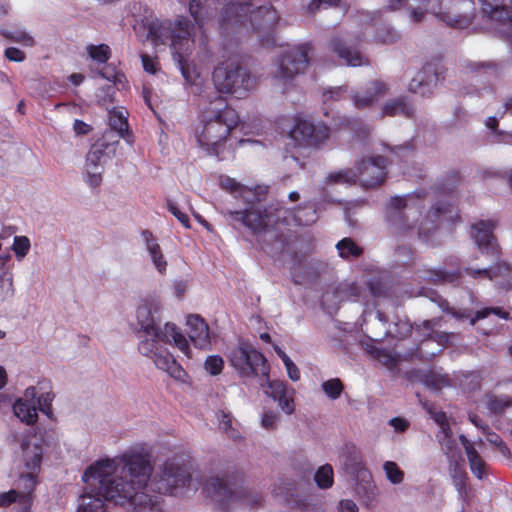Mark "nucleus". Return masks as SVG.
Returning <instances> with one entry per match:
<instances>
[{
  "mask_svg": "<svg viewBox=\"0 0 512 512\" xmlns=\"http://www.w3.org/2000/svg\"><path fill=\"white\" fill-rule=\"evenodd\" d=\"M485 405L493 413H500L512 405V395L492 394L485 399Z\"/></svg>",
  "mask_w": 512,
  "mask_h": 512,
  "instance_id": "33",
  "label": "nucleus"
},
{
  "mask_svg": "<svg viewBox=\"0 0 512 512\" xmlns=\"http://www.w3.org/2000/svg\"><path fill=\"white\" fill-rule=\"evenodd\" d=\"M362 42V33L351 30L345 35L333 37L329 42V48L338 56L342 64L359 67L369 63L361 50Z\"/></svg>",
  "mask_w": 512,
  "mask_h": 512,
  "instance_id": "16",
  "label": "nucleus"
},
{
  "mask_svg": "<svg viewBox=\"0 0 512 512\" xmlns=\"http://www.w3.org/2000/svg\"><path fill=\"white\" fill-rule=\"evenodd\" d=\"M30 240L26 236H15L12 244V250L17 260H22L30 250Z\"/></svg>",
  "mask_w": 512,
  "mask_h": 512,
  "instance_id": "46",
  "label": "nucleus"
},
{
  "mask_svg": "<svg viewBox=\"0 0 512 512\" xmlns=\"http://www.w3.org/2000/svg\"><path fill=\"white\" fill-rule=\"evenodd\" d=\"M265 394L273 398L278 403L279 408L287 415L295 410L294 395L295 390L280 380H269L265 377V382L261 384Z\"/></svg>",
  "mask_w": 512,
  "mask_h": 512,
  "instance_id": "19",
  "label": "nucleus"
},
{
  "mask_svg": "<svg viewBox=\"0 0 512 512\" xmlns=\"http://www.w3.org/2000/svg\"><path fill=\"white\" fill-rule=\"evenodd\" d=\"M383 114L389 115V116H393V115H397V114L411 116L413 114V109L403 99H397V100L389 101L384 105Z\"/></svg>",
  "mask_w": 512,
  "mask_h": 512,
  "instance_id": "35",
  "label": "nucleus"
},
{
  "mask_svg": "<svg viewBox=\"0 0 512 512\" xmlns=\"http://www.w3.org/2000/svg\"><path fill=\"white\" fill-rule=\"evenodd\" d=\"M219 427L224 432L228 433L230 437L236 438L237 433L232 429V420L229 414L222 412L219 416Z\"/></svg>",
  "mask_w": 512,
  "mask_h": 512,
  "instance_id": "54",
  "label": "nucleus"
},
{
  "mask_svg": "<svg viewBox=\"0 0 512 512\" xmlns=\"http://www.w3.org/2000/svg\"><path fill=\"white\" fill-rule=\"evenodd\" d=\"M279 20V13L270 4H261L260 0H230L222 14V27L224 30L235 27L239 33H256L267 45H275L273 29Z\"/></svg>",
  "mask_w": 512,
  "mask_h": 512,
  "instance_id": "5",
  "label": "nucleus"
},
{
  "mask_svg": "<svg viewBox=\"0 0 512 512\" xmlns=\"http://www.w3.org/2000/svg\"><path fill=\"white\" fill-rule=\"evenodd\" d=\"M279 423V415L273 411H267L263 414L261 425L267 430H273Z\"/></svg>",
  "mask_w": 512,
  "mask_h": 512,
  "instance_id": "52",
  "label": "nucleus"
},
{
  "mask_svg": "<svg viewBox=\"0 0 512 512\" xmlns=\"http://www.w3.org/2000/svg\"><path fill=\"white\" fill-rule=\"evenodd\" d=\"M0 277L13 278L11 255L9 253L0 255Z\"/></svg>",
  "mask_w": 512,
  "mask_h": 512,
  "instance_id": "51",
  "label": "nucleus"
},
{
  "mask_svg": "<svg viewBox=\"0 0 512 512\" xmlns=\"http://www.w3.org/2000/svg\"><path fill=\"white\" fill-rule=\"evenodd\" d=\"M162 311L161 300L154 296L143 298L137 306V324L147 336L139 342L138 351L150 359L157 369L177 380H183L186 375L184 369L161 343L173 345L189 359L192 358V350L186 336L174 323L167 322L162 328L157 325Z\"/></svg>",
  "mask_w": 512,
  "mask_h": 512,
  "instance_id": "3",
  "label": "nucleus"
},
{
  "mask_svg": "<svg viewBox=\"0 0 512 512\" xmlns=\"http://www.w3.org/2000/svg\"><path fill=\"white\" fill-rule=\"evenodd\" d=\"M345 92L346 88L344 87L330 88L323 93V101L326 103L330 100H338L343 96Z\"/></svg>",
  "mask_w": 512,
  "mask_h": 512,
  "instance_id": "58",
  "label": "nucleus"
},
{
  "mask_svg": "<svg viewBox=\"0 0 512 512\" xmlns=\"http://www.w3.org/2000/svg\"><path fill=\"white\" fill-rule=\"evenodd\" d=\"M238 122L237 112L217 96L203 109L200 123L195 129L199 147L209 155L219 156L228 135Z\"/></svg>",
  "mask_w": 512,
  "mask_h": 512,
  "instance_id": "6",
  "label": "nucleus"
},
{
  "mask_svg": "<svg viewBox=\"0 0 512 512\" xmlns=\"http://www.w3.org/2000/svg\"><path fill=\"white\" fill-rule=\"evenodd\" d=\"M73 130L76 135H86L91 131V126L81 120L76 119L73 124Z\"/></svg>",
  "mask_w": 512,
  "mask_h": 512,
  "instance_id": "62",
  "label": "nucleus"
},
{
  "mask_svg": "<svg viewBox=\"0 0 512 512\" xmlns=\"http://www.w3.org/2000/svg\"><path fill=\"white\" fill-rule=\"evenodd\" d=\"M53 399L51 383L47 380L39 381L36 385L27 387L23 396L16 400L13 405L14 414L20 421L32 425L38 419V411L51 417Z\"/></svg>",
  "mask_w": 512,
  "mask_h": 512,
  "instance_id": "11",
  "label": "nucleus"
},
{
  "mask_svg": "<svg viewBox=\"0 0 512 512\" xmlns=\"http://www.w3.org/2000/svg\"><path fill=\"white\" fill-rule=\"evenodd\" d=\"M342 293H345V298L348 300L360 301L364 300L366 294L369 293L372 296H376L377 293L372 285L369 286H361L357 283H352L350 285H345L341 289Z\"/></svg>",
  "mask_w": 512,
  "mask_h": 512,
  "instance_id": "32",
  "label": "nucleus"
},
{
  "mask_svg": "<svg viewBox=\"0 0 512 512\" xmlns=\"http://www.w3.org/2000/svg\"><path fill=\"white\" fill-rule=\"evenodd\" d=\"M383 470L385 472L387 480L394 484H400L404 480V472L400 469L398 464L394 461H386L383 464Z\"/></svg>",
  "mask_w": 512,
  "mask_h": 512,
  "instance_id": "39",
  "label": "nucleus"
},
{
  "mask_svg": "<svg viewBox=\"0 0 512 512\" xmlns=\"http://www.w3.org/2000/svg\"><path fill=\"white\" fill-rule=\"evenodd\" d=\"M469 419L470 421L478 428L482 429L485 436H486V440L494 445L495 447L498 448L499 452L504 455V456H508L509 455V449L508 447L505 445V443L502 441L501 437L496 434L495 432H492V431H489L487 426H484L481 421L478 419V417L476 415H470L469 416Z\"/></svg>",
  "mask_w": 512,
  "mask_h": 512,
  "instance_id": "31",
  "label": "nucleus"
},
{
  "mask_svg": "<svg viewBox=\"0 0 512 512\" xmlns=\"http://www.w3.org/2000/svg\"><path fill=\"white\" fill-rule=\"evenodd\" d=\"M459 439L467 455L471 472L478 479H482L486 475L487 465L479 452L476 450L474 443L469 441L464 435H460Z\"/></svg>",
  "mask_w": 512,
  "mask_h": 512,
  "instance_id": "27",
  "label": "nucleus"
},
{
  "mask_svg": "<svg viewBox=\"0 0 512 512\" xmlns=\"http://www.w3.org/2000/svg\"><path fill=\"white\" fill-rule=\"evenodd\" d=\"M358 510L357 504L350 499L341 500L338 504L339 512H358Z\"/></svg>",
  "mask_w": 512,
  "mask_h": 512,
  "instance_id": "61",
  "label": "nucleus"
},
{
  "mask_svg": "<svg viewBox=\"0 0 512 512\" xmlns=\"http://www.w3.org/2000/svg\"><path fill=\"white\" fill-rule=\"evenodd\" d=\"M376 318L378 320V324H380L384 328V331L382 334L375 335V337H370V339L373 342H378L382 337H385L388 334H395V336H404L411 330V326L408 323L404 322L400 324L403 328V332H394L391 328H386V319L384 318L383 314L377 312Z\"/></svg>",
  "mask_w": 512,
  "mask_h": 512,
  "instance_id": "43",
  "label": "nucleus"
},
{
  "mask_svg": "<svg viewBox=\"0 0 512 512\" xmlns=\"http://www.w3.org/2000/svg\"><path fill=\"white\" fill-rule=\"evenodd\" d=\"M152 473L150 454L142 446L95 461L83 473L86 492L79 499L77 512H104L105 501L128 504V512H166L160 495L151 492L179 495L186 485L197 489L187 468L175 459L167 460L153 480Z\"/></svg>",
  "mask_w": 512,
  "mask_h": 512,
  "instance_id": "1",
  "label": "nucleus"
},
{
  "mask_svg": "<svg viewBox=\"0 0 512 512\" xmlns=\"http://www.w3.org/2000/svg\"><path fill=\"white\" fill-rule=\"evenodd\" d=\"M439 321V319L423 321L421 325L416 327V330L419 331L424 337L432 338L437 343L444 346L449 342L450 335L446 332H440L435 329V327L440 326Z\"/></svg>",
  "mask_w": 512,
  "mask_h": 512,
  "instance_id": "28",
  "label": "nucleus"
},
{
  "mask_svg": "<svg viewBox=\"0 0 512 512\" xmlns=\"http://www.w3.org/2000/svg\"><path fill=\"white\" fill-rule=\"evenodd\" d=\"M140 237L156 271L161 275L166 274L168 263L157 237L149 230H143Z\"/></svg>",
  "mask_w": 512,
  "mask_h": 512,
  "instance_id": "21",
  "label": "nucleus"
},
{
  "mask_svg": "<svg viewBox=\"0 0 512 512\" xmlns=\"http://www.w3.org/2000/svg\"><path fill=\"white\" fill-rule=\"evenodd\" d=\"M389 425L393 428L396 433H404L409 428V421L401 418L394 417L389 420Z\"/></svg>",
  "mask_w": 512,
  "mask_h": 512,
  "instance_id": "57",
  "label": "nucleus"
},
{
  "mask_svg": "<svg viewBox=\"0 0 512 512\" xmlns=\"http://www.w3.org/2000/svg\"><path fill=\"white\" fill-rule=\"evenodd\" d=\"M422 382L426 386L436 390L449 385L448 377L435 371H428L424 373L422 376Z\"/></svg>",
  "mask_w": 512,
  "mask_h": 512,
  "instance_id": "36",
  "label": "nucleus"
},
{
  "mask_svg": "<svg viewBox=\"0 0 512 512\" xmlns=\"http://www.w3.org/2000/svg\"><path fill=\"white\" fill-rule=\"evenodd\" d=\"M297 225H310L317 220V212L312 206L299 208L292 219Z\"/></svg>",
  "mask_w": 512,
  "mask_h": 512,
  "instance_id": "37",
  "label": "nucleus"
},
{
  "mask_svg": "<svg viewBox=\"0 0 512 512\" xmlns=\"http://www.w3.org/2000/svg\"><path fill=\"white\" fill-rule=\"evenodd\" d=\"M452 315L459 320L470 318V324L472 326L476 323L477 320L484 319L491 315H495L496 317L501 318V319L508 318V313L498 307L484 308V309L478 311L474 317H470V314L467 313L466 311H457V312L452 311Z\"/></svg>",
  "mask_w": 512,
  "mask_h": 512,
  "instance_id": "29",
  "label": "nucleus"
},
{
  "mask_svg": "<svg viewBox=\"0 0 512 512\" xmlns=\"http://www.w3.org/2000/svg\"><path fill=\"white\" fill-rule=\"evenodd\" d=\"M168 210L171 214H173L178 221L185 227L190 228L189 224V217L187 214H185L181 209L178 207V205L174 202H168Z\"/></svg>",
  "mask_w": 512,
  "mask_h": 512,
  "instance_id": "53",
  "label": "nucleus"
},
{
  "mask_svg": "<svg viewBox=\"0 0 512 512\" xmlns=\"http://www.w3.org/2000/svg\"><path fill=\"white\" fill-rule=\"evenodd\" d=\"M44 440L36 434H28L21 441V450L23 462L26 471L19 478V485L24 486L28 490V494L23 493L19 502V510L17 512H32V491L37 484L38 473L42 460Z\"/></svg>",
  "mask_w": 512,
  "mask_h": 512,
  "instance_id": "10",
  "label": "nucleus"
},
{
  "mask_svg": "<svg viewBox=\"0 0 512 512\" xmlns=\"http://www.w3.org/2000/svg\"><path fill=\"white\" fill-rule=\"evenodd\" d=\"M109 126L118 133L119 138L124 139L129 145H133L134 139L129 131L128 112L123 107L109 111Z\"/></svg>",
  "mask_w": 512,
  "mask_h": 512,
  "instance_id": "26",
  "label": "nucleus"
},
{
  "mask_svg": "<svg viewBox=\"0 0 512 512\" xmlns=\"http://www.w3.org/2000/svg\"><path fill=\"white\" fill-rule=\"evenodd\" d=\"M439 431L437 438L441 444L442 449L450 460H455L459 456L456 439L453 437L450 428Z\"/></svg>",
  "mask_w": 512,
  "mask_h": 512,
  "instance_id": "30",
  "label": "nucleus"
},
{
  "mask_svg": "<svg viewBox=\"0 0 512 512\" xmlns=\"http://www.w3.org/2000/svg\"><path fill=\"white\" fill-rule=\"evenodd\" d=\"M15 294L13 278L0 277V304L10 301Z\"/></svg>",
  "mask_w": 512,
  "mask_h": 512,
  "instance_id": "48",
  "label": "nucleus"
},
{
  "mask_svg": "<svg viewBox=\"0 0 512 512\" xmlns=\"http://www.w3.org/2000/svg\"><path fill=\"white\" fill-rule=\"evenodd\" d=\"M86 50L89 57L98 63L107 62L111 55L110 48L106 44L88 45Z\"/></svg>",
  "mask_w": 512,
  "mask_h": 512,
  "instance_id": "41",
  "label": "nucleus"
},
{
  "mask_svg": "<svg viewBox=\"0 0 512 512\" xmlns=\"http://www.w3.org/2000/svg\"><path fill=\"white\" fill-rule=\"evenodd\" d=\"M385 177L386 160L382 156H377L363 159L357 167V172L345 169L330 173L327 182L351 184L359 179L362 186L370 188L381 184Z\"/></svg>",
  "mask_w": 512,
  "mask_h": 512,
  "instance_id": "13",
  "label": "nucleus"
},
{
  "mask_svg": "<svg viewBox=\"0 0 512 512\" xmlns=\"http://www.w3.org/2000/svg\"><path fill=\"white\" fill-rule=\"evenodd\" d=\"M482 12L501 34L512 42V0H479ZM387 8L395 11L406 8L410 20L423 21L426 15H434L440 21L456 27H467L474 12L472 0H388Z\"/></svg>",
  "mask_w": 512,
  "mask_h": 512,
  "instance_id": "2",
  "label": "nucleus"
},
{
  "mask_svg": "<svg viewBox=\"0 0 512 512\" xmlns=\"http://www.w3.org/2000/svg\"><path fill=\"white\" fill-rule=\"evenodd\" d=\"M311 51L309 43L288 46L273 61L271 75L278 91L286 93L292 87L296 75L308 67Z\"/></svg>",
  "mask_w": 512,
  "mask_h": 512,
  "instance_id": "8",
  "label": "nucleus"
},
{
  "mask_svg": "<svg viewBox=\"0 0 512 512\" xmlns=\"http://www.w3.org/2000/svg\"><path fill=\"white\" fill-rule=\"evenodd\" d=\"M289 135L299 146L318 147L329 138V129L322 122L298 119Z\"/></svg>",
  "mask_w": 512,
  "mask_h": 512,
  "instance_id": "17",
  "label": "nucleus"
},
{
  "mask_svg": "<svg viewBox=\"0 0 512 512\" xmlns=\"http://www.w3.org/2000/svg\"><path fill=\"white\" fill-rule=\"evenodd\" d=\"M213 82L218 91L244 98L257 85V79L240 64L229 59L214 69Z\"/></svg>",
  "mask_w": 512,
  "mask_h": 512,
  "instance_id": "12",
  "label": "nucleus"
},
{
  "mask_svg": "<svg viewBox=\"0 0 512 512\" xmlns=\"http://www.w3.org/2000/svg\"><path fill=\"white\" fill-rule=\"evenodd\" d=\"M397 37L398 35L394 30H389L387 34L379 36L378 40L383 43H392Z\"/></svg>",
  "mask_w": 512,
  "mask_h": 512,
  "instance_id": "64",
  "label": "nucleus"
},
{
  "mask_svg": "<svg viewBox=\"0 0 512 512\" xmlns=\"http://www.w3.org/2000/svg\"><path fill=\"white\" fill-rule=\"evenodd\" d=\"M466 481L467 475L465 471L461 468L455 467L453 474V482L462 498H465L467 496Z\"/></svg>",
  "mask_w": 512,
  "mask_h": 512,
  "instance_id": "49",
  "label": "nucleus"
},
{
  "mask_svg": "<svg viewBox=\"0 0 512 512\" xmlns=\"http://www.w3.org/2000/svg\"><path fill=\"white\" fill-rule=\"evenodd\" d=\"M17 487L18 489H11L7 492L0 493V507H8L16 501L19 503L21 495H23V493L28 494V490L24 488L23 484H18Z\"/></svg>",
  "mask_w": 512,
  "mask_h": 512,
  "instance_id": "42",
  "label": "nucleus"
},
{
  "mask_svg": "<svg viewBox=\"0 0 512 512\" xmlns=\"http://www.w3.org/2000/svg\"><path fill=\"white\" fill-rule=\"evenodd\" d=\"M365 350L367 353L372 355L374 358L378 359L387 367H391L395 363L394 357L387 351L377 348L373 343L372 344H364Z\"/></svg>",
  "mask_w": 512,
  "mask_h": 512,
  "instance_id": "44",
  "label": "nucleus"
},
{
  "mask_svg": "<svg viewBox=\"0 0 512 512\" xmlns=\"http://www.w3.org/2000/svg\"><path fill=\"white\" fill-rule=\"evenodd\" d=\"M388 91V86L382 81L370 82L366 89L356 92L353 96V103L357 108H365L372 105Z\"/></svg>",
  "mask_w": 512,
  "mask_h": 512,
  "instance_id": "23",
  "label": "nucleus"
},
{
  "mask_svg": "<svg viewBox=\"0 0 512 512\" xmlns=\"http://www.w3.org/2000/svg\"><path fill=\"white\" fill-rule=\"evenodd\" d=\"M307 2L306 9L308 13L312 14L319 8H328L333 6H340L343 11L346 10V4H342L341 0H304Z\"/></svg>",
  "mask_w": 512,
  "mask_h": 512,
  "instance_id": "47",
  "label": "nucleus"
},
{
  "mask_svg": "<svg viewBox=\"0 0 512 512\" xmlns=\"http://www.w3.org/2000/svg\"><path fill=\"white\" fill-rule=\"evenodd\" d=\"M224 360L219 355H210L204 361V369L211 376H217L222 373Z\"/></svg>",
  "mask_w": 512,
  "mask_h": 512,
  "instance_id": "45",
  "label": "nucleus"
},
{
  "mask_svg": "<svg viewBox=\"0 0 512 512\" xmlns=\"http://www.w3.org/2000/svg\"><path fill=\"white\" fill-rule=\"evenodd\" d=\"M336 248L342 258H354L361 254V248L349 238H344L339 241Z\"/></svg>",
  "mask_w": 512,
  "mask_h": 512,
  "instance_id": "38",
  "label": "nucleus"
},
{
  "mask_svg": "<svg viewBox=\"0 0 512 512\" xmlns=\"http://www.w3.org/2000/svg\"><path fill=\"white\" fill-rule=\"evenodd\" d=\"M5 56L10 61L22 62L25 59V54L21 50L15 47H9L5 50Z\"/></svg>",
  "mask_w": 512,
  "mask_h": 512,
  "instance_id": "59",
  "label": "nucleus"
},
{
  "mask_svg": "<svg viewBox=\"0 0 512 512\" xmlns=\"http://www.w3.org/2000/svg\"><path fill=\"white\" fill-rule=\"evenodd\" d=\"M110 145L103 141L97 143L91 147L86 155L84 176L85 181L91 187H97L102 181V173L104 170V163L107 158H110V154L115 153V148L107 151Z\"/></svg>",
  "mask_w": 512,
  "mask_h": 512,
  "instance_id": "18",
  "label": "nucleus"
},
{
  "mask_svg": "<svg viewBox=\"0 0 512 512\" xmlns=\"http://www.w3.org/2000/svg\"><path fill=\"white\" fill-rule=\"evenodd\" d=\"M204 491L220 503L222 512H253L262 503V496L258 491L231 487L220 478L208 481Z\"/></svg>",
  "mask_w": 512,
  "mask_h": 512,
  "instance_id": "9",
  "label": "nucleus"
},
{
  "mask_svg": "<svg viewBox=\"0 0 512 512\" xmlns=\"http://www.w3.org/2000/svg\"><path fill=\"white\" fill-rule=\"evenodd\" d=\"M473 277L487 276L490 280L496 283L503 289L512 288V269L506 263H499L493 269H471L468 270Z\"/></svg>",
  "mask_w": 512,
  "mask_h": 512,
  "instance_id": "25",
  "label": "nucleus"
},
{
  "mask_svg": "<svg viewBox=\"0 0 512 512\" xmlns=\"http://www.w3.org/2000/svg\"><path fill=\"white\" fill-rule=\"evenodd\" d=\"M494 223L491 221H479L472 226V235L478 248L487 254H495L497 245L492 234Z\"/></svg>",
  "mask_w": 512,
  "mask_h": 512,
  "instance_id": "22",
  "label": "nucleus"
},
{
  "mask_svg": "<svg viewBox=\"0 0 512 512\" xmlns=\"http://www.w3.org/2000/svg\"><path fill=\"white\" fill-rule=\"evenodd\" d=\"M430 414L434 421L439 425V431L445 430L444 428H450L448 417L444 412L439 410H430Z\"/></svg>",
  "mask_w": 512,
  "mask_h": 512,
  "instance_id": "56",
  "label": "nucleus"
},
{
  "mask_svg": "<svg viewBox=\"0 0 512 512\" xmlns=\"http://www.w3.org/2000/svg\"><path fill=\"white\" fill-rule=\"evenodd\" d=\"M317 486L321 489H328L334 483L333 468L330 464L320 466L314 476Z\"/></svg>",
  "mask_w": 512,
  "mask_h": 512,
  "instance_id": "34",
  "label": "nucleus"
},
{
  "mask_svg": "<svg viewBox=\"0 0 512 512\" xmlns=\"http://www.w3.org/2000/svg\"><path fill=\"white\" fill-rule=\"evenodd\" d=\"M227 357L231 366L242 377H252L259 374L267 377L269 374L266 359L248 342L240 341L236 347L229 350Z\"/></svg>",
  "mask_w": 512,
  "mask_h": 512,
  "instance_id": "14",
  "label": "nucleus"
},
{
  "mask_svg": "<svg viewBox=\"0 0 512 512\" xmlns=\"http://www.w3.org/2000/svg\"><path fill=\"white\" fill-rule=\"evenodd\" d=\"M425 199L419 194L393 197L389 203L388 219L401 233L417 235L428 241L430 234L438 227V222L452 221L458 216L450 203H437L422 217Z\"/></svg>",
  "mask_w": 512,
  "mask_h": 512,
  "instance_id": "4",
  "label": "nucleus"
},
{
  "mask_svg": "<svg viewBox=\"0 0 512 512\" xmlns=\"http://www.w3.org/2000/svg\"><path fill=\"white\" fill-rule=\"evenodd\" d=\"M11 39L23 46L31 47L34 45V38L26 31L17 29L11 33Z\"/></svg>",
  "mask_w": 512,
  "mask_h": 512,
  "instance_id": "50",
  "label": "nucleus"
},
{
  "mask_svg": "<svg viewBox=\"0 0 512 512\" xmlns=\"http://www.w3.org/2000/svg\"><path fill=\"white\" fill-rule=\"evenodd\" d=\"M321 388H322V391L325 393V395L329 399L336 400L341 396L344 386L340 379L333 378V379L324 381L321 384Z\"/></svg>",
  "mask_w": 512,
  "mask_h": 512,
  "instance_id": "40",
  "label": "nucleus"
},
{
  "mask_svg": "<svg viewBox=\"0 0 512 512\" xmlns=\"http://www.w3.org/2000/svg\"><path fill=\"white\" fill-rule=\"evenodd\" d=\"M189 288L188 280H177L173 284L174 294L177 298H182Z\"/></svg>",
  "mask_w": 512,
  "mask_h": 512,
  "instance_id": "60",
  "label": "nucleus"
},
{
  "mask_svg": "<svg viewBox=\"0 0 512 512\" xmlns=\"http://www.w3.org/2000/svg\"><path fill=\"white\" fill-rule=\"evenodd\" d=\"M438 81V73L433 65L429 64L419 71L409 82L408 89L411 92L425 95L431 92V88Z\"/></svg>",
  "mask_w": 512,
  "mask_h": 512,
  "instance_id": "24",
  "label": "nucleus"
},
{
  "mask_svg": "<svg viewBox=\"0 0 512 512\" xmlns=\"http://www.w3.org/2000/svg\"><path fill=\"white\" fill-rule=\"evenodd\" d=\"M220 186L235 198L243 199L247 204L243 211L227 210L225 215L230 218L231 222L240 223L255 234L266 230L272 224L271 215L266 210L263 211L259 202L254 203L256 193L252 188L242 185L229 176L220 177Z\"/></svg>",
  "mask_w": 512,
  "mask_h": 512,
  "instance_id": "7",
  "label": "nucleus"
},
{
  "mask_svg": "<svg viewBox=\"0 0 512 512\" xmlns=\"http://www.w3.org/2000/svg\"><path fill=\"white\" fill-rule=\"evenodd\" d=\"M187 329L189 341L201 350H211L215 335L210 331L206 321L199 315H189L187 317Z\"/></svg>",
  "mask_w": 512,
  "mask_h": 512,
  "instance_id": "20",
  "label": "nucleus"
},
{
  "mask_svg": "<svg viewBox=\"0 0 512 512\" xmlns=\"http://www.w3.org/2000/svg\"><path fill=\"white\" fill-rule=\"evenodd\" d=\"M341 466L355 481L357 495L367 498L374 495L375 484L372 480V474L365 466L362 454L355 445L345 446Z\"/></svg>",
  "mask_w": 512,
  "mask_h": 512,
  "instance_id": "15",
  "label": "nucleus"
},
{
  "mask_svg": "<svg viewBox=\"0 0 512 512\" xmlns=\"http://www.w3.org/2000/svg\"><path fill=\"white\" fill-rule=\"evenodd\" d=\"M99 75L101 77L107 79L108 81L112 82L114 85L118 84V83H121L122 82V78H124L123 74H120V73H114L112 75H108L105 72H99Z\"/></svg>",
  "mask_w": 512,
  "mask_h": 512,
  "instance_id": "63",
  "label": "nucleus"
},
{
  "mask_svg": "<svg viewBox=\"0 0 512 512\" xmlns=\"http://www.w3.org/2000/svg\"><path fill=\"white\" fill-rule=\"evenodd\" d=\"M141 60L143 68L146 72L155 74L159 70V63L156 58L143 54L141 56Z\"/></svg>",
  "mask_w": 512,
  "mask_h": 512,
  "instance_id": "55",
  "label": "nucleus"
}]
</instances>
